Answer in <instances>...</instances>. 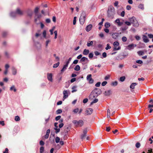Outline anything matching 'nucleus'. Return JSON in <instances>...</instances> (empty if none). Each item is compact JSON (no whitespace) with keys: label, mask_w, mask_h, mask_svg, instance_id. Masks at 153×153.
<instances>
[{"label":"nucleus","mask_w":153,"mask_h":153,"mask_svg":"<svg viewBox=\"0 0 153 153\" xmlns=\"http://www.w3.org/2000/svg\"><path fill=\"white\" fill-rule=\"evenodd\" d=\"M102 93L100 89L98 88H96L94 90L91 92L89 96L90 100H93L94 98L97 97Z\"/></svg>","instance_id":"nucleus-1"},{"label":"nucleus","mask_w":153,"mask_h":153,"mask_svg":"<svg viewBox=\"0 0 153 153\" xmlns=\"http://www.w3.org/2000/svg\"><path fill=\"white\" fill-rule=\"evenodd\" d=\"M108 16L109 17L113 18L115 14V10L114 7L112 6L109 7L107 11Z\"/></svg>","instance_id":"nucleus-2"},{"label":"nucleus","mask_w":153,"mask_h":153,"mask_svg":"<svg viewBox=\"0 0 153 153\" xmlns=\"http://www.w3.org/2000/svg\"><path fill=\"white\" fill-rule=\"evenodd\" d=\"M85 13L84 12H82L79 19L80 24L81 25H83L84 24L85 20Z\"/></svg>","instance_id":"nucleus-3"},{"label":"nucleus","mask_w":153,"mask_h":153,"mask_svg":"<svg viewBox=\"0 0 153 153\" xmlns=\"http://www.w3.org/2000/svg\"><path fill=\"white\" fill-rule=\"evenodd\" d=\"M73 123L76 125L77 126L81 127L83 125L84 122L82 120H80L79 121L74 120L73 121Z\"/></svg>","instance_id":"nucleus-4"},{"label":"nucleus","mask_w":153,"mask_h":153,"mask_svg":"<svg viewBox=\"0 0 153 153\" xmlns=\"http://www.w3.org/2000/svg\"><path fill=\"white\" fill-rule=\"evenodd\" d=\"M113 45L114 47L113 49L114 51H117L120 49V46L117 48V47L119 45V43L118 42H115L113 43Z\"/></svg>","instance_id":"nucleus-5"},{"label":"nucleus","mask_w":153,"mask_h":153,"mask_svg":"<svg viewBox=\"0 0 153 153\" xmlns=\"http://www.w3.org/2000/svg\"><path fill=\"white\" fill-rule=\"evenodd\" d=\"M91 74H88L87 75L86 79L90 84H92L94 82V80L91 77Z\"/></svg>","instance_id":"nucleus-6"},{"label":"nucleus","mask_w":153,"mask_h":153,"mask_svg":"<svg viewBox=\"0 0 153 153\" xmlns=\"http://www.w3.org/2000/svg\"><path fill=\"white\" fill-rule=\"evenodd\" d=\"M87 132V130L86 129H85L83 131V134L81 136V138L82 140L85 139V138Z\"/></svg>","instance_id":"nucleus-7"},{"label":"nucleus","mask_w":153,"mask_h":153,"mask_svg":"<svg viewBox=\"0 0 153 153\" xmlns=\"http://www.w3.org/2000/svg\"><path fill=\"white\" fill-rule=\"evenodd\" d=\"M52 74L51 73L47 74V78L51 82H53Z\"/></svg>","instance_id":"nucleus-8"},{"label":"nucleus","mask_w":153,"mask_h":153,"mask_svg":"<svg viewBox=\"0 0 153 153\" xmlns=\"http://www.w3.org/2000/svg\"><path fill=\"white\" fill-rule=\"evenodd\" d=\"M103 94L106 96H109L112 94V91L111 90H110L105 91Z\"/></svg>","instance_id":"nucleus-9"},{"label":"nucleus","mask_w":153,"mask_h":153,"mask_svg":"<svg viewBox=\"0 0 153 153\" xmlns=\"http://www.w3.org/2000/svg\"><path fill=\"white\" fill-rule=\"evenodd\" d=\"M93 109L91 108H89L86 110L85 114L87 115H90L93 112Z\"/></svg>","instance_id":"nucleus-10"},{"label":"nucleus","mask_w":153,"mask_h":153,"mask_svg":"<svg viewBox=\"0 0 153 153\" xmlns=\"http://www.w3.org/2000/svg\"><path fill=\"white\" fill-rule=\"evenodd\" d=\"M143 42L145 43H147L149 42V40L147 36L145 35L143 36Z\"/></svg>","instance_id":"nucleus-11"},{"label":"nucleus","mask_w":153,"mask_h":153,"mask_svg":"<svg viewBox=\"0 0 153 153\" xmlns=\"http://www.w3.org/2000/svg\"><path fill=\"white\" fill-rule=\"evenodd\" d=\"M119 35V33H113L112 35V37L114 39H116Z\"/></svg>","instance_id":"nucleus-12"},{"label":"nucleus","mask_w":153,"mask_h":153,"mask_svg":"<svg viewBox=\"0 0 153 153\" xmlns=\"http://www.w3.org/2000/svg\"><path fill=\"white\" fill-rule=\"evenodd\" d=\"M92 25L90 24L88 25L86 27V30L88 32L90 31L92 28Z\"/></svg>","instance_id":"nucleus-13"},{"label":"nucleus","mask_w":153,"mask_h":153,"mask_svg":"<svg viewBox=\"0 0 153 153\" xmlns=\"http://www.w3.org/2000/svg\"><path fill=\"white\" fill-rule=\"evenodd\" d=\"M89 52V50L85 49L82 53L83 54L85 55H87Z\"/></svg>","instance_id":"nucleus-14"},{"label":"nucleus","mask_w":153,"mask_h":153,"mask_svg":"<svg viewBox=\"0 0 153 153\" xmlns=\"http://www.w3.org/2000/svg\"><path fill=\"white\" fill-rule=\"evenodd\" d=\"M135 47L136 46V45H134L133 44H131L128 45V49L129 50H131V49H133L134 48V46Z\"/></svg>","instance_id":"nucleus-15"},{"label":"nucleus","mask_w":153,"mask_h":153,"mask_svg":"<svg viewBox=\"0 0 153 153\" xmlns=\"http://www.w3.org/2000/svg\"><path fill=\"white\" fill-rule=\"evenodd\" d=\"M64 95L63 98L65 99L68 97V92L67 91H64L63 92Z\"/></svg>","instance_id":"nucleus-16"},{"label":"nucleus","mask_w":153,"mask_h":153,"mask_svg":"<svg viewBox=\"0 0 153 153\" xmlns=\"http://www.w3.org/2000/svg\"><path fill=\"white\" fill-rule=\"evenodd\" d=\"M129 21L131 22V23H132L133 24V23H134V22L136 20V19L135 17H133L131 18H129Z\"/></svg>","instance_id":"nucleus-17"},{"label":"nucleus","mask_w":153,"mask_h":153,"mask_svg":"<svg viewBox=\"0 0 153 153\" xmlns=\"http://www.w3.org/2000/svg\"><path fill=\"white\" fill-rule=\"evenodd\" d=\"M12 74L13 75H15L17 73L16 69L13 67L12 68Z\"/></svg>","instance_id":"nucleus-18"},{"label":"nucleus","mask_w":153,"mask_h":153,"mask_svg":"<svg viewBox=\"0 0 153 153\" xmlns=\"http://www.w3.org/2000/svg\"><path fill=\"white\" fill-rule=\"evenodd\" d=\"M16 13L19 15H23L22 12L19 9L17 8L16 10Z\"/></svg>","instance_id":"nucleus-19"},{"label":"nucleus","mask_w":153,"mask_h":153,"mask_svg":"<svg viewBox=\"0 0 153 153\" xmlns=\"http://www.w3.org/2000/svg\"><path fill=\"white\" fill-rule=\"evenodd\" d=\"M33 13L32 11L30 9H28L27 11V13L28 15L30 17L32 16Z\"/></svg>","instance_id":"nucleus-20"},{"label":"nucleus","mask_w":153,"mask_h":153,"mask_svg":"<svg viewBox=\"0 0 153 153\" xmlns=\"http://www.w3.org/2000/svg\"><path fill=\"white\" fill-rule=\"evenodd\" d=\"M137 83L135 82H134L130 86V88H132V89H134L135 88V86L136 85H137Z\"/></svg>","instance_id":"nucleus-21"},{"label":"nucleus","mask_w":153,"mask_h":153,"mask_svg":"<svg viewBox=\"0 0 153 153\" xmlns=\"http://www.w3.org/2000/svg\"><path fill=\"white\" fill-rule=\"evenodd\" d=\"M86 61H88V58L85 57H83L81 58L80 61L81 62H84Z\"/></svg>","instance_id":"nucleus-22"},{"label":"nucleus","mask_w":153,"mask_h":153,"mask_svg":"<svg viewBox=\"0 0 153 153\" xmlns=\"http://www.w3.org/2000/svg\"><path fill=\"white\" fill-rule=\"evenodd\" d=\"M93 44V41H89L87 43V45L88 47H89L91 46H92Z\"/></svg>","instance_id":"nucleus-23"},{"label":"nucleus","mask_w":153,"mask_h":153,"mask_svg":"<svg viewBox=\"0 0 153 153\" xmlns=\"http://www.w3.org/2000/svg\"><path fill=\"white\" fill-rule=\"evenodd\" d=\"M133 26L134 27H138L139 26V24L136 19L134 22V23H133Z\"/></svg>","instance_id":"nucleus-24"},{"label":"nucleus","mask_w":153,"mask_h":153,"mask_svg":"<svg viewBox=\"0 0 153 153\" xmlns=\"http://www.w3.org/2000/svg\"><path fill=\"white\" fill-rule=\"evenodd\" d=\"M10 90L11 91H13L14 92H16V89L15 88V86L13 85L10 88Z\"/></svg>","instance_id":"nucleus-25"},{"label":"nucleus","mask_w":153,"mask_h":153,"mask_svg":"<svg viewBox=\"0 0 153 153\" xmlns=\"http://www.w3.org/2000/svg\"><path fill=\"white\" fill-rule=\"evenodd\" d=\"M80 67L78 65H76L75 66V68H74V70L76 71H79L80 70Z\"/></svg>","instance_id":"nucleus-26"},{"label":"nucleus","mask_w":153,"mask_h":153,"mask_svg":"<svg viewBox=\"0 0 153 153\" xmlns=\"http://www.w3.org/2000/svg\"><path fill=\"white\" fill-rule=\"evenodd\" d=\"M68 66L67 65H64L63 66V68L61 70V72H63L65 71V70L67 69Z\"/></svg>","instance_id":"nucleus-27"},{"label":"nucleus","mask_w":153,"mask_h":153,"mask_svg":"<svg viewBox=\"0 0 153 153\" xmlns=\"http://www.w3.org/2000/svg\"><path fill=\"white\" fill-rule=\"evenodd\" d=\"M98 100L97 99V98L93 100V101H92L91 103V105H92L94 103H96L98 101Z\"/></svg>","instance_id":"nucleus-28"},{"label":"nucleus","mask_w":153,"mask_h":153,"mask_svg":"<svg viewBox=\"0 0 153 153\" xmlns=\"http://www.w3.org/2000/svg\"><path fill=\"white\" fill-rule=\"evenodd\" d=\"M76 86H73L72 87V90L71 91L72 93H74L77 91V90L76 89Z\"/></svg>","instance_id":"nucleus-29"},{"label":"nucleus","mask_w":153,"mask_h":153,"mask_svg":"<svg viewBox=\"0 0 153 153\" xmlns=\"http://www.w3.org/2000/svg\"><path fill=\"white\" fill-rule=\"evenodd\" d=\"M137 53L139 56H141L143 55L144 52L143 51H140L137 52Z\"/></svg>","instance_id":"nucleus-30"},{"label":"nucleus","mask_w":153,"mask_h":153,"mask_svg":"<svg viewBox=\"0 0 153 153\" xmlns=\"http://www.w3.org/2000/svg\"><path fill=\"white\" fill-rule=\"evenodd\" d=\"M110 110L109 109H108L107 110V117L108 118H110Z\"/></svg>","instance_id":"nucleus-31"},{"label":"nucleus","mask_w":153,"mask_h":153,"mask_svg":"<svg viewBox=\"0 0 153 153\" xmlns=\"http://www.w3.org/2000/svg\"><path fill=\"white\" fill-rule=\"evenodd\" d=\"M44 151V147L43 146H41L40 148V153H42Z\"/></svg>","instance_id":"nucleus-32"},{"label":"nucleus","mask_w":153,"mask_h":153,"mask_svg":"<svg viewBox=\"0 0 153 153\" xmlns=\"http://www.w3.org/2000/svg\"><path fill=\"white\" fill-rule=\"evenodd\" d=\"M15 120L16 121H18L20 120V118L18 116H16L15 117Z\"/></svg>","instance_id":"nucleus-33"},{"label":"nucleus","mask_w":153,"mask_h":153,"mask_svg":"<svg viewBox=\"0 0 153 153\" xmlns=\"http://www.w3.org/2000/svg\"><path fill=\"white\" fill-rule=\"evenodd\" d=\"M59 62H58L56 64H55L53 65V67L54 68H56L59 66Z\"/></svg>","instance_id":"nucleus-34"},{"label":"nucleus","mask_w":153,"mask_h":153,"mask_svg":"<svg viewBox=\"0 0 153 153\" xmlns=\"http://www.w3.org/2000/svg\"><path fill=\"white\" fill-rule=\"evenodd\" d=\"M126 77L125 76L121 77L120 78V80L121 82L124 81Z\"/></svg>","instance_id":"nucleus-35"},{"label":"nucleus","mask_w":153,"mask_h":153,"mask_svg":"<svg viewBox=\"0 0 153 153\" xmlns=\"http://www.w3.org/2000/svg\"><path fill=\"white\" fill-rule=\"evenodd\" d=\"M39 10V8L38 7H36L34 10V13L36 15L37 14Z\"/></svg>","instance_id":"nucleus-36"},{"label":"nucleus","mask_w":153,"mask_h":153,"mask_svg":"<svg viewBox=\"0 0 153 153\" xmlns=\"http://www.w3.org/2000/svg\"><path fill=\"white\" fill-rule=\"evenodd\" d=\"M110 26V24L108 22H106L105 24V26L106 28L109 27Z\"/></svg>","instance_id":"nucleus-37"},{"label":"nucleus","mask_w":153,"mask_h":153,"mask_svg":"<svg viewBox=\"0 0 153 153\" xmlns=\"http://www.w3.org/2000/svg\"><path fill=\"white\" fill-rule=\"evenodd\" d=\"M60 139L59 137H56L55 138V141L56 143H58L60 142Z\"/></svg>","instance_id":"nucleus-38"},{"label":"nucleus","mask_w":153,"mask_h":153,"mask_svg":"<svg viewBox=\"0 0 153 153\" xmlns=\"http://www.w3.org/2000/svg\"><path fill=\"white\" fill-rule=\"evenodd\" d=\"M138 7L142 9L143 10L144 9V5L143 4H140L138 6Z\"/></svg>","instance_id":"nucleus-39"},{"label":"nucleus","mask_w":153,"mask_h":153,"mask_svg":"<svg viewBox=\"0 0 153 153\" xmlns=\"http://www.w3.org/2000/svg\"><path fill=\"white\" fill-rule=\"evenodd\" d=\"M62 112V110L61 109H58L56 111L57 114H60Z\"/></svg>","instance_id":"nucleus-40"},{"label":"nucleus","mask_w":153,"mask_h":153,"mask_svg":"<svg viewBox=\"0 0 153 153\" xmlns=\"http://www.w3.org/2000/svg\"><path fill=\"white\" fill-rule=\"evenodd\" d=\"M117 81H115L112 83L111 85L113 86H116L117 85Z\"/></svg>","instance_id":"nucleus-41"},{"label":"nucleus","mask_w":153,"mask_h":153,"mask_svg":"<svg viewBox=\"0 0 153 153\" xmlns=\"http://www.w3.org/2000/svg\"><path fill=\"white\" fill-rule=\"evenodd\" d=\"M102 57H101V58H105L107 56V54H106V52H103L102 53Z\"/></svg>","instance_id":"nucleus-42"},{"label":"nucleus","mask_w":153,"mask_h":153,"mask_svg":"<svg viewBox=\"0 0 153 153\" xmlns=\"http://www.w3.org/2000/svg\"><path fill=\"white\" fill-rule=\"evenodd\" d=\"M54 129L56 130L55 132L56 134H57L60 131V129L59 128H55Z\"/></svg>","instance_id":"nucleus-43"},{"label":"nucleus","mask_w":153,"mask_h":153,"mask_svg":"<svg viewBox=\"0 0 153 153\" xmlns=\"http://www.w3.org/2000/svg\"><path fill=\"white\" fill-rule=\"evenodd\" d=\"M135 146L137 148H139L140 146V143L139 142H137L136 143L135 145Z\"/></svg>","instance_id":"nucleus-44"},{"label":"nucleus","mask_w":153,"mask_h":153,"mask_svg":"<svg viewBox=\"0 0 153 153\" xmlns=\"http://www.w3.org/2000/svg\"><path fill=\"white\" fill-rule=\"evenodd\" d=\"M88 57L90 58H91L93 57V53H89Z\"/></svg>","instance_id":"nucleus-45"},{"label":"nucleus","mask_w":153,"mask_h":153,"mask_svg":"<svg viewBox=\"0 0 153 153\" xmlns=\"http://www.w3.org/2000/svg\"><path fill=\"white\" fill-rule=\"evenodd\" d=\"M111 48V47L109 46V44H107L106 45V47L105 48V49L106 50H108V49H110Z\"/></svg>","instance_id":"nucleus-46"},{"label":"nucleus","mask_w":153,"mask_h":153,"mask_svg":"<svg viewBox=\"0 0 153 153\" xmlns=\"http://www.w3.org/2000/svg\"><path fill=\"white\" fill-rule=\"evenodd\" d=\"M127 38L125 36H123L122 38V40L123 42H126L127 41Z\"/></svg>","instance_id":"nucleus-47"},{"label":"nucleus","mask_w":153,"mask_h":153,"mask_svg":"<svg viewBox=\"0 0 153 153\" xmlns=\"http://www.w3.org/2000/svg\"><path fill=\"white\" fill-rule=\"evenodd\" d=\"M94 53L95 55L96 56L99 55H100V54H101L100 53L97 51H95Z\"/></svg>","instance_id":"nucleus-48"},{"label":"nucleus","mask_w":153,"mask_h":153,"mask_svg":"<svg viewBox=\"0 0 153 153\" xmlns=\"http://www.w3.org/2000/svg\"><path fill=\"white\" fill-rule=\"evenodd\" d=\"M76 17H74V20H73V24L74 25H75L76 22Z\"/></svg>","instance_id":"nucleus-49"},{"label":"nucleus","mask_w":153,"mask_h":153,"mask_svg":"<svg viewBox=\"0 0 153 153\" xmlns=\"http://www.w3.org/2000/svg\"><path fill=\"white\" fill-rule=\"evenodd\" d=\"M101 83L100 82H98L95 85L96 87H99L100 86Z\"/></svg>","instance_id":"nucleus-50"},{"label":"nucleus","mask_w":153,"mask_h":153,"mask_svg":"<svg viewBox=\"0 0 153 153\" xmlns=\"http://www.w3.org/2000/svg\"><path fill=\"white\" fill-rule=\"evenodd\" d=\"M110 77L109 75H108L105 77L104 79L105 80H107L110 78Z\"/></svg>","instance_id":"nucleus-51"},{"label":"nucleus","mask_w":153,"mask_h":153,"mask_svg":"<svg viewBox=\"0 0 153 153\" xmlns=\"http://www.w3.org/2000/svg\"><path fill=\"white\" fill-rule=\"evenodd\" d=\"M61 117V116L60 115L58 116L57 117H56L55 118V120L56 121H58L59 120Z\"/></svg>","instance_id":"nucleus-52"},{"label":"nucleus","mask_w":153,"mask_h":153,"mask_svg":"<svg viewBox=\"0 0 153 153\" xmlns=\"http://www.w3.org/2000/svg\"><path fill=\"white\" fill-rule=\"evenodd\" d=\"M76 80V79L75 78H73L71 80V83H73Z\"/></svg>","instance_id":"nucleus-53"},{"label":"nucleus","mask_w":153,"mask_h":153,"mask_svg":"<svg viewBox=\"0 0 153 153\" xmlns=\"http://www.w3.org/2000/svg\"><path fill=\"white\" fill-rule=\"evenodd\" d=\"M46 30H45L43 31V35L44 37L45 38L46 37Z\"/></svg>","instance_id":"nucleus-54"},{"label":"nucleus","mask_w":153,"mask_h":153,"mask_svg":"<svg viewBox=\"0 0 153 153\" xmlns=\"http://www.w3.org/2000/svg\"><path fill=\"white\" fill-rule=\"evenodd\" d=\"M36 16H37V18L38 19V20H39L40 19L41 17L42 16L41 14H36Z\"/></svg>","instance_id":"nucleus-55"},{"label":"nucleus","mask_w":153,"mask_h":153,"mask_svg":"<svg viewBox=\"0 0 153 153\" xmlns=\"http://www.w3.org/2000/svg\"><path fill=\"white\" fill-rule=\"evenodd\" d=\"M107 81H104L102 83V86H105L107 83Z\"/></svg>","instance_id":"nucleus-56"},{"label":"nucleus","mask_w":153,"mask_h":153,"mask_svg":"<svg viewBox=\"0 0 153 153\" xmlns=\"http://www.w3.org/2000/svg\"><path fill=\"white\" fill-rule=\"evenodd\" d=\"M136 62L138 64H141L143 63V62L142 60H139L136 61Z\"/></svg>","instance_id":"nucleus-57"},{"label":"nucleus","mask_w":153,"mask_h":153,"mask_svg":"<svg viewBox=\"0 0 153 153\" xmlns=\"http://www.w3.org/2000/svg\"><path fill=\"white\" fill-rule=\"evenodd\" d=\"M88 99L85 98L83 100V102L84 103H85L88 102Z\"/></svg>","instance_id":"nucleus-58"},{"label":"nucleus","mask_w":153,"mask_h":153,"mask_svg":"<svg viewBox=\"0 0 153 153\" xmlns=\"http://www.w3.org/2000/svg\"><path fill=\"white\" fill-rule=\"evenodd\" d=\"M125 23L128 26H130L131 25L130 22L127 21H126L125 22Z\"/></svg>","instance_id":"nucleus-59"},{"label":"nucleus","mask_w":153,"mask_h":153,"mask_svg":"<svg viewBox=\"0 0 153 153\" xmlns=\"http://www.w3.org/2000/svg\"><path fill=\"white\" fill-rule=\"evenodd\" d=\"M0 124L3 126H4L5 125L4 121H0Z\"/></svg>","instance_id":"nucleus-60"},{"label":"nucleus","mask_w":153,"mask_h":153,"mask_svg":"<svg viewBox=\"0 0 153 153\" xmlns=\"http://www.w3.org/2000/svg\"><path fill=\"white\" fill-rule=\"evenodd\" d=\"M40 145L41 146H43L44 145L45 143L42 140H41L39 142Z\"/></svg>","instance_id":"nucleus-61"},{"label":"nucleus","mask_w":153,"mask_h":153,"mask_svg":"<svg viewBox=\"0 0 153 153\" xmlns=\"http://www.w3.org/2000/svg\"><path fill=\"white\" fill-rule=\"evenodd\" d=\"M7 34V33L6 32H4L2 33V36L3 37H5Z\"/></svg>","instance_id":"nucleus-62"},{"label":"nucleus","mask_w":153,"mask_h":153,"mask_svg":"<svg viewBox=\"0 0 153 153\" xmlns=\"http://www.w3.org/2000/svg\"><path fill=\"white\" fill-rule=\"evenodd\" d=\"M135 38L137 40H139L140 39V37L138 36H135Z\"/></svg>","instance_id":"nucleus-63"},{"label":"nucleus","mask_w":153,"mask_h":153,"mask_svg":"<svg viewBox=\"0 0 153 153\" xmlns=\"http://www.w3.org/2000/svg\"><path fill=\"white\" fill-rule=\"evenodd\" d=\"M9 150L7 148L5 149V151L3 152V153H8Z\"/></svg>","instance_id":"nucleus-64"}]
</instances>
